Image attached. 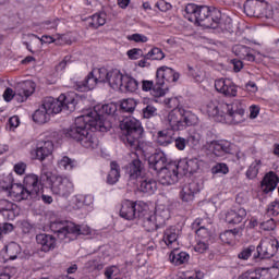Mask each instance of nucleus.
Segmentation results:
<instances>
[{
	"label": "nucleus",
	"instance_id": "obj_1",
	"mask_svg": "<svg viewBox=\"0 0 279 279\" xmlns=\"http://www.w3.org/2000/svg\"><path fill=\"white\" fill-rule=\"evenodd\" d=\"M117 112V104L109 102L106 105H97L88 113L80 116L75 119L66 131V138H72L80 143L85 149H97L99 140L95 135V131L108 132L112 130V114Z\"/></svg>",
	"mask_w": 279,
	"mask_h": 279
},
{
	"label": "nucleus",
	"instance_id": "obj_2",
	"mask_svg": "<svg viewBox=\"0 0 279 279\" xmlns=\"http://www.w3.org/2000/svg\"><path fill=\"white\" fill-rule=\"evenodd\" d=\"M245 101L243 100H234L232 104L210 100L202 107V112L217 123L239 125V123L245 121Z\"/></svg>",
	"mask_w": 279,
	"mask_h": 279
},
{
	"label": "nucleus",
	"instance_id": "obj_3",
	"mask_svg": "<svg viewBox=\"0 0 279 279\" xmlns=\"http://www.w3.org/2000/svg\"><path fill=\"white\" fill-rule=\"evenodd\" d=\"M146 158L149 169L158 173L160 184L171 186L178 182V175L182 173L178 161L168 162L167 155L162 150H157Z\"/></svg>",
	"mask_w": 279,
	"mask_h": 279
},
{
	"label": "nucleus",
	"instance_id": "obj_4",
	"mask_svg": "<svg viewBox=\"0 0 279 279\" xmlns=\"http://www.w3.org/2000/svg\"><path fill=\"white\" fill-rule=\"evenodd\" d=\"M138 208L141 211L137 218L141 219L142 226L146 232H156V230L165 226L167 219L170 217L169 208L162 204H157L155 211L147 203H141Z\"/></svg>",
	"mask_w": 279,
	"mask_h": 279
},
{
	"label": "nucleus",
	"instance_id": "obj_5",
	"mask_svg": "<svg viewBox=\"0 0 279 279\" xmlns=\"http://www.w3.org/2000/svg\"><path fill=\"white\" fill-rule=\"evenodd\" d=\"M116 80H119L118 69L108 71L106 68H96L88 73L83 82H78L76 84V90H80V93H86L88 90H93L97 84H106V82L111 88H113L114 84H117Z\"/></svg>",
	"mask_w": 279,
	"mask_h": 279
},
{
	"label": "nucleus",
	"instance_id": "obj_6",
	"mask_svg": "<svg viewBox=\"0 0 279 279\" xmlns=\"http://www.w3.org/2000/svg\"><path fill=\"white\" fill-rule=\"evenodd\" d=\"M120 130L125 145L136 151L135 156H138L141 153L145 154V150L141 147V142L138 141V138L143 136V125L141 124V121L133 117H126L120 122Z\"/></svg>",
	"mask_w": 279,
	"mask_h": 279
},
{
	"label": "nucleus",
	"instance_id": "obj_7",
	"mask_svg": "<svg viewBox=\"0 0 279 279\" xmlns=\"http://www.w3.org/2000/svg\"><path fill=\"white\" fill-rule=\"evenodd\" d=\"M50 230L57 234L60 241H64V243L75 241L80 234H90L88 227H81L71 221L57 220L50 222Z\"/></svg>",
	"mask_w": 279,
	"mask_h": 279
},
{
	"label": "nucleus",
	"instance_id": "obj_8",
	"mask_svg": "<svg viewBox=\"0 0 279 279\" xmlns=\"http://www.w3.org/2000/svg\"><path fill=\"white\" fill-rule=\"evenodd\" d=\"M41 106L50 113V116L60 114L62 110L73 112L77 106V98L75 93L61 94L58 98H45Z\"/></svg>",
	"mask_w": 279,
	"mask_h": 279
},
{
	"label": "nucleus",
	"instance_id": "obj_9",
	"mask_svg": "<svg viewBox=\"0 0 279 279\" xmlns=\"http://www.w3.org/2000/svg\"><path fill=\"white\" fill-rule=\"evenodd\" d=\"M194 23L201 27H206L207 29H217L221 23V11L216 8H210L207 5H201L198 15Z\"/></svg>",
	"mask_w": 279,
	"mask_h": 279
},
{
	"label": "nucleus",
	"instance_id": "obj_10",
	"mask_svg": "<svg viewBox=\"0 0 279 279\" xmlns=\"http://www.w3.org/2000/svg\"><path fill=\"white\" fill-rule=\"evenodd\" d=\"M168 117L170 118V121L177 125V130L179 132H182V130H186V128H191L199 123V118H197V114L185 110L184 108H180L179 110H171L168 113Z\"/></svg>",
	"mask_w": 279,
	"mask_h": 279
},
{
	"label": "nucleus",
	"instance_id": "obj_11",
	"mask_svg": "<svg viewBox=\"0 0 279 279\" xmlns=\"http://www.w3.org/2000/svg\"><path fill=\"white\" fill-rule=\"evenodd\" d=\"M51 192L59 197H69L75 191V185L69 177L51 175L48 178Z\"/></svg>",
	"mask_w": 279,
	"mask_h": 279
},
{
	"label": "nucleus",
	"instance_id": "obj_12",
	"mask_svg": "<svg viewBox=\"0 0 279 279\" xmlns=\"http://www.w3.org/2000/svg\"><path fill=\"white\" fill-rule=\"evenodd\" d=\"M163 123L167 128L157 133L155 136V143L160 147H169V145H173V141H175V132L180 131L178 130V125L172 123L169 116H167Z\"/></svg>",
	"mask_w": 279,
	"mask_h": 279
},
{
	"label": "nucleus",
	"instance_id": "obj_13",
	"mask_svg": "<svg viewBox=\"0 0 279 279\" xmlns=\"http://www.w3.org/2000/svg\"><path fill=\"white\" fill-rule=\"evenodd\" d=\"M113 90H121V93H136L138 90V81L129 74H123L119 71V78H116Z\"/></svg>",
	"mask_w": 279,
	"mask_h": 279
},
{
	"label": "nucleus",
	"instance_id": "obj_14",
	"mask_svg": "<svg viewBox=\"0 0 279 279\" xmlns=\"http://www.w3.org/2000/svg\"><path fill=\"white\" fill-rule=\"evenodd\" d=\"M278 248L279 242L276 238H264L257 246V254L259 258H271V256L276 255Z\"/></svg>",
	"mask_w": 279,
	"mask_h": 279
},
{
	"label": "nucleus",
	"instance_id": "obj_15",
	"mask_svg": "<svg viewBox=\"0 0 279 279\" xmlns=\"http://www.w3.org/2000/svg\"><path fill=\"white\" fill-rule=\"evenodd\" d=\"M141 204H145L143 201L134 202V201H123L120 209V217L126 219L128 221H132V219H136L141 215Z\"/></svg>",
	"mask_w": 279,
	"mask_h": 279
},
{
	"label": "nucleus",
	"instance_id": "obj_16",
	"mask_svg": "<svg viewBox=\"0 0 279 279\" xmlns=\"http://www.w3.org/2000/svg\"><path fill=\"white\" fill-rule=\"evenodd\" d=\"M29 154L32 160H39V162H44V160H47V158L53 154V142H39L37 147L33 148Z\"/></svg>",
	"mask_w": 279,
	"mask_h": 279
},
{
	"label": "nucleus",
	"instance_id": "obj_17",
	"mask_svg": "<svg viewBox=\"0 0 279 279\" xmlns=\"http://www.w3.org/2000/svg\"><path fill=\"white\" fill-rule=\"evenodd\" d=\"M181 231L175 226H171L163 231L161 243H165L168 250H180Z\"/></svg>",
	"mask_w": 279,
	"mask_h": 279
},
{
	"label": "nucleus",
	"instance_id": "obj_18",
	"mask_svg": "<svg viewBox=\"0 0 279 279\" xmlns=\"http://www.w3.org/2000/svg\"><path fill=\"white\" fill-rule=\"evenodd\" d=\"M215 88L225 97H236L239 87L230 78H218L215 81Z\"/></svg>",
	"mask_w": 279,
	"mask_h": 279
},
{
	"label": "nucleus",
	"instance_id": "obj_19",
	"mask_svg": "<svg viewBox=\"0 0 279 279\" xmlns=\"http://www.w3.org/2000/svg\"><path fill=\"white\" fill-rule=\"evenodd\" d=\"M24 187L31 193L33 199H40L43 195V185L36 174H26L24 178Z\"/></svg>",
	"mask_w": 279,
	"mask_h": 279
},
{
	"label": "nucleus",
	"instance_id": "obj_20",
	"mask_svg": "<svg viewBox=\"0 0 279 279\" xmlns=\"http://www.w3.org/2000/svg\"><path fill=\"white\" fill-rule=\"evenodd\" d=\"M156 77L158 84H173V82L180 80V73L167 65H162L157 69Z\"/></svg>",
	"mask_w": 279,
	"mask_h": 279
},
{
	"label": "nucleus",
	"instance_id": "obj_21",
	"mask_svg": "<svg viewBox=\"0 0 279 279\" xmlns=\"http://www.w3.org/2000/svg\"><path fill=\"white\" fill-rule=\"evenodd\" d=\"M181 173H197L205 165L204 160L194 158H184L177 162Z\"/></svg>",
	"mask_w": 279,
	"mask_h": 279
},
{
	"label": "nucleus",
	"instance_id": "obj_22",
	"mask_svg": "<svg viewBox=\"0 0 279 279\" xmlns=\"http://www.w3.org/2000/svg\"><path fill=\"white\" fill-rule=\"evenodd\" d=\"M0 215L8 221H14L21 215V207L8 199H0Z\"/></svg>",
	"mask_w": 279,
	"mask_h": 279
},
{
	"label": "nucleus",
	"instance_id": "obj_23",
	"mask_svg": "<svg viewBox=\"0 0 279 279\" xmlns=\"http://www.w3.org/2000/svg\"><path fill=\"white\" fill-rule=\"evenodd\" d=\"M21 254V245L16 242H10L4 248L0 251V260L8 263V260H16Z\"/></svg>",
	"mask_w": 279,
	"mask_h": 279
},
{
	"label": "nucleus",
	"instance_id": "obj_24",
	"mask_svg": "<svg viewBox=\"0 0 279 279\" xmlns=\"http://www.w3.org/2000/svg\"><path fill=\"white\" fill-rule=\"evenodd\" d=\"M36 242L39 245L41 252H51L56 250L58 240L56 236L47 233H39L36 235Z\"/></svg>",
	"mask_w": 279,
	"mask_h": 279
},
{
	"label": "nucleus",
	"instance_id": "obj_25",
	"mask_svg": "<svg viewBox=\"0 0 279 279\" xmlns=\"http://www.w3.org/2000/svg\"><path fill=\"white\" fill-rule=\"evenodd\" d=\"M72 202L74 204V208L77 210L84 208L85 210H93V206L95 204V197L90 194H76Z\"/></svg>",
	"mask_w": 279,
	"mask_h": 279
},
{
	"label": "nucleus",
	"instance_id": "obj_26",
	"mask_svg": "<svg viewBox=\"0 0 279 279\" xmlns=\"http://www.w3.org/2000/svg\"><path fill=\"white\" fill-rule=\"evenodd\" d=\"M245 217H247L245 208L230 209L226 214L225 221L229 226H239V223H243Z\"/></svg>",
	"mask_w": 279,
	"mask_h": 279
},
{
	"label": "nucleus",
	"instance_id": "obj_27",
	"mask_svg": "<svg viewBox=\"0 0 279 279\" xmlns=\"http://www.w3.org/2000/svg\"><path fill=\"white\" fill-rule=\"evenodd\" d=\"M215 156H223L225 154H232V143L226 140L213 141L209 144Z\"/></svg>",
	"mask_w": 279,
	"mask_h": 279
},
{
	"label": "nucleus",
	"instance_id": "obj_28",
	"mask_svg": "<svg viewBox=\"0 0 279 279\" xmlns=\"http://www.w3.org/2000/svg\"><path fill=\"white\" fill-rule=\"evenodd\" d=\"M9 197H11L13 202H23V199L32 197V194L24 187L23 184L15 183L9 191Z\"/></svg>",
	"mask_w": 279,
	"mask_h": 279
},
{
	"label": "nucleus",
	"instance_id": "obj_29",
	"mask_svg": "<svg viewBox=\"0 0 279 279\" xmlns=\"http://www.w3.org/2000/svg\"><path fill=\"white\" fill-rule=\"evenodd\" d=\"M279 178L274 171L268 172L262 181V191L263 193H272L278 186Z\"/></svg>",
	"mask_w": 279,
	"mask_h": 279
},
{
	"label": "nucleus",
	"instance_id": "obj_30",
	"mask_svg": "<svg viewBox=\"0 0 279 279\" xmlns=\"http://www.w3.org/2000/svg\"><path fill=\"white\" fill-rule=\"evenodd\" d=\"M36 90V83L32 81H25L17 86V94L21 97V101H25L27 97H32Z\"/></svg>",
	"mask_w": 279,
	"mask_h": 279
},
{
	"label": "nucleus",
	"instance_id": "obj_31",
	"mask_svg": "<svg viewBox=\"0 0 279 279\" xmlns=\"http://www.w3.org/2000/svg\"><path fill=\"white\" fill-rule=\"evenodd\" d=\"M195 193H199V185L196 182H191L182 187L180 197L182 202H193Z\"/></svg>",
	"mask_w": 279,
	"mask_h": 279
},
{
	"label": "nucleus",
	"instance_id": "obj_32",
	"mask_svg": "<svg viewBox=\"0 0 279 279\" xmlns=\"http://www.w3.org/2000/svg\"><path fill=\"white\" fill-rule=\"evenodd\" d=\"M126 173L130 177V180H137V178H141V173H143V162L141 159H133L132 162L126 166Z\"/></svg>",
	"mask_w": 279,
	"mask_h": 279
},
{
	"label": "nucleus",
	"instance_id": "obj_33",
	"mask_svg": "<svg viewBox=\"0 0 279 279\" xmlns=\"http://www.w3.org/2000/svg\"><path fill=\"white\" fill-rule=\"evenodd\" d=\"M232 52L238 56V58H241L242 60H248V62H254V60H256L254 54H252L250 47L243 45L233 46Z\"/></svg>",
	"mask_w": 279,
	"mask_h": 279
},
{
	"label": "nucleus",
	"instance_id": "obj_34",
	"mask_svg": "<svg viewBox=\"0 0 279 279\" xmlns=\"http://www.w3.org/2000/svg\"><path fill=\"white\" fill-rule=\"evenodd\" d=\"M179 248H172L169 255V260L172 265H184L189 263L191 256L186 252H178Z\"/></svg>",
	"mask_w": 279,
	"mask_h": 279
},
{
	"label": "nucleus",
	"instance_id": "obj_35",
	"mask_svg": "<svg viewBox=\"0 0 279 279\" xmlns=\"http://www.w3.org/2000/svg\"><path fill=\"white\" fill-rule=\"evenodd\" d=\"M121 178V167L117 161H111L110 163V171L107 177L108 184H117L119 179Z\"/></svg>",
	"mask_w": 279,
	"mask_h": 279
},
{
	"label": "nucleus",
	"instance_id": "obj_36",
	"mask_svg": "<svg viewBox=\"0 0 279 279\" xmlns=\"http://www.w3.org/2000/svg\"><path fill=\"white\" fill-rule=\"evenodd\" d=\"M50 113L47 111V109L41 105L33 114V121L35 123H38L39 125H43L49 121Z\"/></svg>",
	"mask_w": 279,
	"mask_h": 279
},
{
	"label": "nucleus",
	"instance_id": "obj_37",
	"mask_svg": "<svg viewBox=\"0 0 279 279\" xmlns=\"http://www.w3.org/2000/svg\"><path fill=\"white\" fill-rule=\"evenodd\" d=\"M202 5H197L195 3H190L185 7L184 17L190 21V23H195L197 21V16L199 13V9Z\"/></svg>",
	"mask_w": 279,
	"mask_h": 279
},
{
	"label": "nucleus",
	"instance_id": "obj_38",
	"mask_svg": "<svg viewBox=\"0 0 279 279\" xmlns=\"http://www.w3.org/2000/svg\"><path fill=\"white\" fill-rule=\"evenodd\" d=\"M140 191L142 193H147L148 195H154L158 191V182L156 180H144L140 184Z\"/></svg>",
	"mask_w": 279,
	"mask_h": 279
},
{
	"label": "nucleus",
	"instance_id": "obj_39",
	"mask_svg": "<svg viewBox=\"0 0 279 279\" xmlns=\"http://www.w3.org/2000/svg\"><path fill=\"white\" fill-rule=\"evenodd\" d=\"M238 236H239V229H231L220 234V241H222L227 245H234L236 243Z\"/></svg>",
	"mask_w": 279,
	"mask_h": 279
},
{
	"label": "nucleus",
	"instance_id": "obj_40",
	"mask_svg": "<svg viewBox=\"0 0 279 279\" xmlns=\"http://www.w3.org/2000/svg\"><path fill=\"white\" fill-rule=\"evenodd\" d=\"M262 167L263 161L260 159H255L246 170V178L248 180H255V178H258V172L260 171Z\"/></svg>",
	"mask_w": 279,
	"mask_h": 279
},
{
	"label": "nucleus",
	"instance_id": "obj_41",
	"mask_svg": "<svg viewBox=\"0 0 279 279\" xmlns=\"http://www.w3.org/2000/svg\"><path fill=\"white\" fill-rule=\"evenodd\" d=\"M144 108L142 109V114L144 119H151L158 114V109L151 104V100H144Z\"/></svg>",
	"mask_w": 279,
	"mask_h": 279
},
{
	"label": "nucleus",
	"instance_id": "obj_42",
	"mask_svg": "<svg viewBox=\"0 0 279 279\" xmlns=\"http://www.w3.org/2000/svg\"><path fill=\"white\" fill-rule=\"evenodd\" d=\"M58 167L64 171H73V169H77V161L75 159L69 158L68 156H63L58 161Z\"/></svg>",
	"mask_w": 279,
	"mask_h": 279
},
{
	"label": "nucleus",
	"instance_id": "obj_43",
	"mask_svg": "<svg viewBox=\"0 0 279 279\" xmlns=\"http://www.w3.org/2000/svg\"><path fill=\"white\" fill-rule=\"evenodd\" d=\"M12 186H14V177L12 173L0 175V192L11 191Z\"/></svg>",
	"mask_w": 279,
	"mask_h": 279
},
{
	"label": "nucleus",
	"instance_id": "obj_44",
	"mask_svg": "<svg viewBox=\"0 0 279 279\" xmlns=\"http://www.w3.org/2000/svg\"><path fill=\"white\" fill-rule=\"evenodd\" d=\"M203 133L202 130H193L190 135L187 136V143L192 145V147H198V145H202L203 140Z\"/></svg>",
	"mask_w": 279,
	"mask_h": 279
},
{
	"label": "nucleus",
	"instance_id": "obj_45",
	"mask_svg": "<svg viewBox=\"0 0 279 279\" xmlns=\"http://www.w3.org/2000/svg\"><path fill=\"white\" fill-rule=\"evenodd\" d=\"M104 25H106V13H96L89 19V27H94V29Z\"/></svg>",
	"mask_w": 279,
	"mask_h": 279
},
{
	"label": "nucleus",
	"instance_id": "obj_46",
	"mask_svg": "<svg viewBox=\"0 0 279 279\" xmlns=\"http://www.w3.org/2000/svg\"><path fill=\"white\" fill-rule=\"evenodd\" d=\"M138 106V101L134 98H126L120 101V108L123 112H134Z\"/></svg>",
	"mask_w": 279,
	"mask_h": 279
},
{
	"label": "nucleus",
	"instance_id": "obj_47",
	"mask_svg": "<svg viewBox=\"0 0 279 279\" xmlns=\"http://www.w3.org/2000/svg\"><path fill=\"white\" fill-rule=\"evenodd\" d=\"M167 93H169V87H167L165 84H159L157 81L156 85L153 86L150 95L151 97L159 98L165 97Z\"/></svg>",
	"mask_w": 279,
	"mask_h": 279
},
{
	"label": "nucleus",
	"instance_id": "obj_48",
	"mask_svg": "<svg viewBox=\"0 0 279 279\" xmlns=\"http://www.w3.org/2000/svg\"><path fill=\"white\" fill-rule=\"evenodd\" d=\"M146 60H165V52L162 49L155 47L145 54Z\"/></svg>",
	"mask_w": 279,
	"mask_h": 279
},
{
	"label": "nucleus",
	"instance_id": "obj_49",
	"mask_svg": "<svg viewBox=\"0 0 279 279\" xmlns=\"http://www.w3.org/2000/svg\"><path fill=\"white\" fill-rule=\"evenodd\" d=\"M129 43L145 44L149 41V37L141 33H134L126 36Z\"/></svg>",
	"mask_w": 279,
	"mask_h": 279
},
{
	"label": "nucleus",
	"instance_id": "obj_50",
	"mask_svg": "<svg viewBox=\"0 0 279 279\" xmlns=\"http://www.w3.org/2000/svg\"><path fill=\"white\" fill-rule=\"evenodd\" d=\"M213 223V220L208 217L196 218L192 223V228L197 230L199 228H207Z\"/></svg>",
	"mask_w": 279,
	"mask_h": 279
},
{
	"label": "nucleus",
	"instance_id": "obj_51",
	"mask_svg": "<svg viewBox=\"0 0 279 279\" xmlns=\"http://www.w3.org/2000/svg\"><path fill=\"white\" fill-rule=\"evenodd\" d=\"M211 173L214 175H228L230 173V168L226 163H217L211 168Z\"/></svg>",
	"mask_w": 279,
	"mask_h": 279
},
{
	"label": "nucleus",
	"instance_id": "obj_52",
	"mask_svg": "<svg viewBox=\"0 0 279 279\" xmlns=\"http://www.w3.org/2000/svg\"><path fill=\"white\" fill-rule=\"evenodd\" d=\"M263 278V270L260 268L258 269H253V270H247L242 276L240 279H262Z\"/></svg>",
	"mask_w": 279,
	"mask_h": 279
},
{
	"label": "nucleus",
	"instance_id": "obj_53",
	"mask_svg": "<svg viewBox=\"0 0 279 279\" xmlns=\"http://www.w3.org/2000/svg\"><path fill=\"white\" fill-rule=\"evenodd\" d=\"M208 240H197V243L194 246V251L197 252L198 254H204L208 252Z\"/></svg>",
	"mask_w": 279,
	"mask_h": 279
},
{
	"label": "nucleus",
	"instance_id": "obj_54",
	"mask_svg": "<svg viewBox=\"0 0 279 279\" xmlns=\"http://www.w3.org/2000/svg\"><path fill=\"white\" fill-rule=\"evenodd\" d=\"M163 104H165L166 108H170L172 110H179L181 108L180 99L178 97L165 99Z\"/></svg>",
	"mask_w": 279,
	"mask_h": 279
},
{
	"label": "nucleus",
	"instance_id": "obj_55",
	"mask_svg": "<svg viewBox=\"0 0 279 279\" xmlns=\"http://www.w3.org/2000/svg\"><path fill=\"white\" fill-rule=\"evenodd\" d=\"M14 231V225L4 222L0 223V241L5 236V234H10Z\"/></svg>",
	"mask_w": 279,
	"mask_h": 279
},
{
	"label": "nucleus",
	"instance_id": "obj_56",
	"mask_svg": "<svg viewBox=\"0 0 279 279\" xmlns=\"http://www.w3.org/2000/svg\"><path fill=\"white\" fill-rule=\"evenodd\" d=\"M197 241H208L210 239V231L208 228H198L195 229Z\"/></svg>",
	"mask_w": 279,
	"mask_h": 279
},
{
	"label": "nucleus",
	"instance_id": "obj_57",
	"mask_svg": "<svg viewBox=\"0 0 279 279\" xmlns=\"http://www.w3.org/2000/svg\"><path fill=\"white\" fill-rule=\"evenodd\" d=\"M267 214L270 217H278V215H279V201H274L268 205Z\"/></svg>",
	"mask_w": 279,
	"mask_h": 279
},
{
	"label": "nucleus",
	"instance_id": "obj_58",
	"mask_svg": "<svg viewBox=\"0 0 279 279\" xmlns=\"http://www.w3.org/2000/svg\"><path fill=\"white\" fill-rule=\"evenodd\" d=\"M189 75L195 80V82H202V72L199 68L189 65Z\"/></svg>",
	"mask_w": 279,
	"mask_h": 279
},
{
	"label": "nucleus",
	"instance_id": "obj_59",
	"mask_svg": "<svg viewBox=\"0 0 279 279\" xmlns=\"http://www.w3.org/2000/svg\"><path fill=\"white\" fill-rule=\"evenodd\" d=\"M130 60H138L143 58V50L141 48H133L126 52Z\"/></svg>",
	"mask_w": 279,
	"mask_h": 279
},
{
	"label": "nucleus",
	"instance_id": "obj_60",
	"mask_svg": "<svg viewBox=\"0 0 279 279\" xmlns=\"http://www.w3.org/2000/svg\"><path fill=\"white\" fill-rule=\"evenodd\" d=\"M173 143L179 151H184V149H186V144L189 143V140L179 136L177 138L174 137Z\"/></svg>",
	"mask_w": 279,
	"mask_h": 279
},
{
	"label": "nucleus",
	"instance_id": "obj_61",
	"mask_svg": "<svg viewBox=\"0 0 279 279\" xmlns=\"http://www.w3.org/2000/svg\"><path fill=\"white\" fill-rule=\"evenodd\" d=\"M155 8H157L159 12H169V10H171L172 5H171V3H169L165 0H159L156 2Z\"/></svg>",
	"mask_w": 279,
	"mask_h": 279
},
{
	"label": "nucleus",
	"instance_id": "obj_62",
	"mask_svg": "<svg viewBox=\"0 0 279 279\" xmlns=\"http://www.w3.org/2000/svg\"><path fill=\"white\" fill-rule=\"evenodd\" d=\"M260 229L265 230V231L276 230V220H274V218H270V219L262 222Z\"/></svg>",
	"mask_w": 279,
	"mask_h": 279
},
{
	"label": "nucleus",
	"instance_id": "obj_63",
	"mask_svg": "<svg viewBox=\"0 0 279 279\" xmlns=\"http://www.w3.org/2000/svg\"><path fill=\"white\" fill-rule=\"evenodd\" d=\"M59 22L60 20L58 19L45 21L44 23H41V29H56Z\"/></svg>",
	"mask_w": 279,
	"mask_h": 279
},
{
	"label": "nucleus",
	"instance_id": "obj_64",
	"mask_svg": "<svg viewBox=\"0 0 279 279\" xmlns=\"http://www.w3.org/2000/svg\"><path fill=\"white\" fill-rule=\"evenodd\" d=\"M119 274V267L117 266H109L105 269V277L107 279H112L114 276Z\"/></svg>",
	"mask_w": 279,
	"mask_h": 279
}]
</instances>
